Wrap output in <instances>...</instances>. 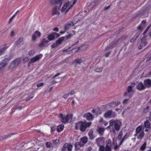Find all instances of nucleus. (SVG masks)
<instances>
[{
  "mask_svg": "<svg viewBox=\"0 0 151 151\" xmlns=\"http://www.w3.org/2000/svg\"><path fill=\"white\" fill-rule=\"evenodd\" d=\"M123 134V131L121 130L119 133L118 137L117 138L119 140H120L122 139L121 138L122 137V135Z\"/></svg>",
  "mask_w": 151,
  "mask_h": 151,
  "instance_id": "40",
  "label": "nucleus"
},
{
  "mask_svg": "<svg viewBox=\"0 0 151 151\" xmlns=\"http://www.w3.org/2000/svg\"><path fill=\"white\" fill-rule=\"evenodd\" d=\"M88 140V138L87 137L85 136L80 139V141L78 142V145L80 147H83L84 144L86 143Z\"/></svg>",
  "mask_w": 151,
  "mask_h": 151,
  "instance_id": "9",
  "label": "nucleus"
},
{
  "mask_svg": "<svg viewBox=\"0 0 151 151\" xmlns=\"http://www.w3.org/2000/svg\"><path fill=\"white\" fill-rule=\"evenodd\" d=\"M22 108V106H19L17 107L15 106V110L18 109L19 110H20Z\"/></svg>",
  "mask_w": 151,
  "mask_h": 151,
  "instance_id": "62",
  "label": "nucleus"
},
{
  "mask_svg": "<svg viewBox=\"0 0 151 151\" xmlns=\"http://www.w3.org/2000/svg\"><path fill=\"white\" fill-rule=\"evenodd\" d=\"M9 46H7L6 45L3 46V47L0 48V56L4 54V52Z\"/></svg>",
  "mask_w": 151,
  "mask_h": 151,
  "instance_id": "15",
  "label": "nucleus"
},
{
  "mask_svg": "<svg viewBox=\"0 0 151 151\" xmlns=\"http://www.w3.org/2000/svg\"><path fill=\"white\" fill-rule=\"evenodd\" d=\"M123 28L122 27V28H121L119 29L118 31L114 32V34L115 35H116L119 34L123 30Z\"/></svg>",
  "mask_w": 151,
  "mask_h": 151,
  "instance_id": "44",
  "label": "nucleus"
},
{
  "mask_svg": "<svg viewBox=\"0 0 151 151\" xmlns=\"http://www.w3.org/2000/svg\"><path fill=\"white\" fill-rule=\"evenodd\" d=\"M111 145L106 144L105 148V151H111Z\"/></svg>",
  "mask_w": 151,
  "mask_h": 151,
  "instance_id": "33",
  "label": "nucleus"
},
{
  "mask_svg": "<svg viewBox=\"0 0 151 151\" xmlns=\"http://www.w3.org/2000/svg\"><path fill=\"white\" fill-rule=\"evenodd\" d=\"M73 35H72L71 34H70L69 35H66L64 37H65V40L66 41H67L71 37H72Z\"/></svg>",
  "mask_w": 151,
  "mask_h": 151,
  "instance_id": "41",
  "label": "nucleus"
},
{
  "mask_svg": "<svg viewBox=\"0 0 151 151\" xmlns=\"http://www.w3.org/2000/svg\"><path fill=\"white\" fill-rule=\"evenodd\" d=\"M73 116V114H67L65 116H64V118L61 119L62 122L65 124L68 123L70 118L72 119Z\"/></svg>",
  "mask_w": 151,
  "mask_h": 151,
  "instance_id": "8",
  "label": "nucleus"
},
{
  "mask_svg": "<svg viewBox=\"0 0 151 151\" xmlns=\"http://www.w3.org/2000/svg\"><path fill=\"white\" fill-rule=\"evenodd\" d=\"M64 0H58L57 1L56 0V4H60V6L63 3V1Z\"/></svg>",
  "mask_w": 151,
  "mask_h": 151,
  "instance_id": "58",
  "label": "nucleus"
},
{
  "mask_svg": "<svg viewBox=\"0 0 151 151\" xmlns=\"http://www.w3.org/2000/svg\"><path fill=\"white\" fill-rule=\"evenodd\" d=\"M116 102H113L109 104V106L111 107H114L115 106Z\"/></svg>",
  "mask_w": 151,
  "mask_h": 151,
  "instance_id": "53",
  "label": "nucleus"
},
{
  "mask_svg": "<svg viewBox=\"0 0 151 151\" xmlns=\"http://www.w3.org/2000/svg\"><path fill=\"white\" fill-rule=\"evenodd\" d=\"M73 35H72L71 34H70L69 35H66L64 37H65V40L66 41H67L71 37H72Z\"/></svg>",
  "mask_w": 151,
  "mask_h": 151,
  "instance_id": "42",
  "label": "nucleus"
},
{
  "mask_svg": "<svg viewBox=\"0 0 151 151\" xmlns=\"http://www.w3.org/2000/svg\"><path fill=\"white\" fill-rule=\"evenodd\" d=\"M139 134L138 136L137 137V138L138 139H141L144 136V131H142L141 133H139Z\"/></svg>",
  "mask_w": 151,
  "mask_h": 151,
  "instance_id": "32",
  "label": "nucleus"
},
{
  "mask_svg": "<svg viewBox=\"0 0 151 151\" xmlns=\"http://www.w3.org/2000/svg\"><path fill=\"white\" fill-rule=\"evenodd\" d=\"M144 12V13H146L149 11L150 10V7H148V6H147L145 7L144 9H142Z\"/></svg>",
  "mask_w": 151,
  "mask_h": 151,
  "instance_id": "45",
  "label": "nucleus"
},
{
  "mask_svg": "<svg viewBox=\"0 0 151 151\" xmlns=\"http://www.w3.org/2000/svg\"><path fill=\"white\" fill-rule=\"evenodd\" d=\"M105 129L104 127H98V129H97V132L99 134L100 136H102L103 135V133L104 132Z\"/></svg>",
  "mask_w": 151,
  "mask_h": 151,
  "instance_id": "16",
  "label": "nucleus"
},
{
  "mask_svg": "<svg viewBox=\"0 0 151 151\" xmlns=\"http://www.w3.org/2000/svg\"><path fill=\"white\" fill-rule=\"evenodd\" d=\"M111 118H114L116 116V114L114 112H113L112 111V114H111Z\"/></svg>",
  "mask_w": 151,
  "mask_h": 151,
  "instance_id": "59",
  "label": "nucleus"
},
{
  "mask_svg": "<svg viewBox=\"0 0 151 151\" xmlns=\"http://www.w3.org/2000/svg\"><path fill=\"white\" fill-rule=\"evenodd\" d=\"M78 143L76 142L74 143V146L75 147V149L76 150H78L79 149V147H78Z\"/></svg>",
  "mask_w": 151,
  "mask_h": 151,
  "instance_id": "55",
  "label": "nucleus"
},
{
  "mask_svg": "<svg viewBox=\"0 0 151 151\" xmlns=\"http://www.w3.org/2000/svg\"><path fill=\"white\" fill-rule=\"evenodd\" d=\"M146 88H149L151 87V80L150 79H147L144 81V84Z\"/></svg>",
  "mask_w": 151,
  "mask_h": 151,
  "instance_id": "12",
  "label": "nucleus"
},
{
  "mask_svg": "<svg viewBox=\"0 0 151 151\" xmlns=\"http://www.w3.org/2000/svg\"><path fill=\"white\" fill-rule=\"evenodd\" d=\"M32 41H35V40L37 38V36L34 34L32 35Z\"/></svg>",
  "mask_w": 151,
  "mask_h": 151,
  "instance_id": "56",
  "label": "nucleus"
},
{
  "mask_svg": "<svg viewBox=\"0 0 151 151\" xmlns=\"http://www.w3.org/2000/svg\"><path fill=\"white\" fill-rule=\"evenodd\" d=\"M21 59L20 58H17L12 62L9 66V69H13L17 68L19 66L21 62Z\"/></svg>",
  "mask_w": 151,
  "mask_h": 151,
  "instance_id": "5",
  "label": "nucleus"
},
{
  "mask_svg": "<svg viewBox=\"0 0 151 151\" xmlns=\"http://www.w3.org/2000/svg\"><path fill=\"white\" fill-rule=\"evenodd\" d=\"M19 10H18L16 13L14 14V15L9 19V21L8 23L9 24L10 23H11L13 19H14V18L15 17L16 15H17V14L19 13Z\"/></svg>",
  "mask_w": 151,
  "mask_h": 151,
  "instance_id": "34",
  "label": "nucleus"
},
{
  "mask_svg": "<svg viewBox=\"0 0 151 151\" xmlns=\"http://www.w3.org/2000/svg\"><path fill=\"white\" fill-rule=\"evenodd\" d=\"M60 36V34L56 33L55 32H54L50 34L47 36V38L48 40H47L45 38H44L42 40L41 43L39 45L40 47H42L44 46L46 44L48 43L49 42V41H52L56 39Z\"/></svg>",
  "mask_w": 151,
  "mask_h": 151,
  "instance_id": "2",
  "label": "nucleus"
},
{
  "mask_svg": "<svg viewBox=\"0 0 151 151\" xmlns=\"http://www.w3.org/2000/svg\"><path fill=\"white\" fill-rule=\"evenodd\" d=\"M92 124L91 122H87L85 121H79L75 123V129L76 130L79 129L81 132H84L87 128L89 127Z\"/></svg>",
  "mask_w": 151,
  "mask_h": 151,
  "instance_id": "1",
  "label": "nucleus"
},
{
  "mask_svg": "<svg viewBox=\"0 0 151 151\" xmlns=\"http://www.w3.org/2000/svg\"><path fill=\"white\" fill-rule=\"evenodd\" d=\"M34 54V52L32 50L30 51L29 52V54L30 56H32Z\"/></svg>",
  "mask_w": 151,
  "mask_h": 151,
  "instance_id": "63",
  "label": "nucleus"
},
{
  "mask_svg": "<svg viewBox=\"0 0 151 151\" xmlns=\"http://www.w3.org/2000/svg\"><path fill=\"white\" fill-rule=\"evenodd\" d=\"M142 131H144L142 130V126H139L136 129V132H137V133L138 134H139L140 133H141Z\"/></svg>",
  "mask_w": 151,
  "mask_h": 151,
  "instance_id": "26",
  "label": "nucleus"
},
{
  "mask_svg": "<svg viewBox=\"0 0 151 151\" xmlns=\"http://www.w3.org/2000/svg\"><path fill=\"white\" fill-rule=\"evenodd\" d=\"M58 13V11H57V7H54L52 10V15H54L55 14H57ZM59 13H58V14Z\"/></svg>",
  "mask_w": 151,
  "mask_h": 151,
  "instance_id": "29",
  "label": "nucleus"
},
{
  "mask_svg": "<svg viewBox=\"0 0 151 151\" xmlns=\"http://www.w3.org/2000/svg\"><path fill=\"white\" fill-rule=\"evenodd\" d=\"M101 2V0H95L91 3L88 7V10H91L93 9H95L96 7Z\"/></svg>",
  "mask_w": 151,
  "mask_h": 151,
  "instance_id": "7",
  "label": "nucleus"
},
{
  "mask_svg": "<svg viewBox=\"0 0 151 151\" xmlns=\"http://www.w3.org/2000/svg\"><path fill=\"white\" fill-rule=\"evenodd\" d=\"M105 138L104 137H101L96 139V143L98 146L101 145L100 142L102 141L104 142V141Z\"/></svg>",
  "mask_w": 151,
  "mask_h": 151,
  "instance_id": "17",
  "label": "nucleus"
},
{
  "mask_svg": "<svg viewBox=\"0 0 151 151\" xmlns=\"http://www.w3.org/2000/svg\"><path fill=\"white\" fill-rule=\"evenodd\" d=\"M52 145L50 142H47L46 143L45 145L47 148H50L51 147V145Z\"/></svg>",
  "mask_w": 151,
  "mask_h": 151,
  "instance_id": "54",
  "label": "nucleus"
},
{
  "mask_svg": "<svg viewBox=\"0 0 151 151\" xmlns=\"http://www.w3.org/2000/svg\"><path fill=\"white\" fill-rule=\"evenodd\" d=\"M70 24H69V22H68L66 23L64 26V29L65 30H67L69 28L70 26Z\"/></svg>",
  "mask_w": 151,
  "mask_h": 151,
  "instance_id": "39",
  "label": "nucleus"
},
{
  "mask_svg": "<svg viewBox=\"0 0 151 151\" xmlns=\"http://www.w3.org/2000/svg\"><path fill=\"white\" fill-rule=\"evenodd\" d=\"M13 56V55L11 54L9 57L5 58L1 61L0 63V71L3 70L4 69V67L7 65V62L12 59Z\"/></svg>",
  "mask_w": 151,
  "mask_h": 151,
  "instance_id": "4",
  "label": "nucleus"
},
{
  "mask_svg": "<svg viewBox=\"0 0 151 151\" xmlns=\"http://www.w3.org/2000/svg\"><path fill=\"white\" fill-rule=\"evenodd\" d=\"M34 34L37 37H40L41 35V34L40 32H39L38 31H36Z\"/></svg>",
  "mask_w": 151,
  "mask_h": 151,
  "instance_id": "46",
  "label": "nucleus"
},
{
  "mask_svg": "<svg viewBox=\"0 0 151 151\" xmlns=\"http://www.w3.org/2000/svg\"><path fill=\"white\" fill-rule=\"evenodd\" d=\"M127 92L129 93L131 92H134V91L132 90V86H131L127 87Z\"/></svg>",
  "mask_w": 151,
  "mask_h": 151,
  "instance_id": "35",
  "label": "nucleus"
},
{
  "mask_svg": "<svg viewBox=\"0 0 151 151\" xmlns=\"http://www.w3.org/2000/svg\"><path fill=\"white\" fill-rule=\"evenodd\" d=\"M103 69L102 67L97 68L95 69V71L97 72H100Z\"/></svg>",
  "mask_w": 151,
  "mask_h": 151,
  "instance_id": "48",
  "label": "nucleus"
},
{
  "mask_svg": "<svg viewBox=\"0 0 151 151\" xmlns=\"http://www.w3.org/2000/svg\"><path fill=\"white\" fill-rule=\"evenodd\" d=\"M111 51H110L109 52H107L106 53H105L104 54L105 56L106 57H108L110 54H111Z\"/></svg>",
  "mask_w": 151,
  "mask_h": 151,
  "instance_id": "61",
  "label": "nucleus"
},
{
  "mask_svg": "<svg viewBox=\"0 0 151 151\" xmlns=\"http://www.w3.org/2000/svg\"><path fill=\"white\" fill-rule=\"evenodd\" d=\"M144 14V12L142 10V9L140 11L138 12L136 14V16L135 17V18L137 17L138 16Z\"/></svg>",
  "mask_w": 151,
  "mask_h": 151,
  "instance_id": "37",
  "label": "nucleus"
},
{
  "mask_svg": "<svg viewBox=\"0 0 151 151\" xmlns=\"http://www.w3.org/2000/svg\"><path fill=\"white\" fill-rule=\"evenodd\" d=\"M93 130L91 129L89 131L88 134L89 137L90 139L91 140L93 139L94 138V136L93 134Z\"/></svg>",
  "mask_w": 151,
  "mask_h": 151,
  "instance_id": "22",
  "label": "nucleus"
},
{
  "mask_svg": "<svg viewBox=\"0 0 151 151\" xmlns=\"http://www.w3.org/2000/svg\"><path fill=\"white\" fill-rule=\"evenodd\" d=\"M73 5H71V6L68 7V8H67V9H66V11H65V14H66L68 11H69V10L72 7H73Z\"/></svg>",
  "mask_w": 151,
  "mask_h": 151,
  "instance_id": "60",
  "label": "nucleus"
},
{
  "mask_svg": "<svg viewBox=\"0 0 151 151\" xmlns=\"http://www.w3.org/2000/svg\"><path fill=\"white\" fill-rule=\"evenodd\" d=\"M23 40V38H19L15 42V44L16 45L20 44Z\"/></svg>",
  "mask_w": 151,
  "mask_h": 151,
  "instance_id": "31",
  "label": "nucleus"
},
{
  "mask_svg": "<svg viewBox=\"0 0 151 151\" xmlns=\"http://www.w3.org/2000/svg\"><path fill=\"white\" fill-rule=\"evenodd\" d=\"M151 27V23L147 27L145 30L143 32V34H146L149 29Z\"/></svg>",
  "mask_w": 151,
  "mask_h": 151,
  "instance_id": "43",
  "label": "nucleus"
},
{
  "mask_svg": "<svg viewBox=\"0 0 151 151\" xmlns=\"http://www.w3.org/2000/svg\"><path fill=\"white\" fill-rule=\"evenodd\" d=\"M136 88L139 91H142L145 89L146 88L142 83L139 82L136 85Z\"/></svg>",
  "mask_w": 151,
  "mask_h": 151,
  "instance_id": "11",
  "label": "nucleus"
},
{
  "mask_svg": "<svg viewBox=\"0 0 151 151\" xmlns=\"http://www.w3.org/2000/svg\"><path fill=\"white\" fill-rule=\"evenodd\" d=\"M144 127L146 128H150V124L148 120H147L146 121L144 122Z\"/></svg>",
  "mask_w": 151,
  "mask_h": 151,
  "instance_id": "27",
  "label": "nucleus"
},
{
  "mask_svg": "<svg viewBox=\"0 0 151 151\" xmlns=\"http://www.w3.org/2000/svg\"><path fill=\"white\" fill-rule=\"evenodd\" d=\"M42 56V55L40 54L37 55L35 57L32 58L30 60V63H33L39 60Z\"/></svg>",
  "mask_w": 151,
  "mask_h": 151,
  "instance_id": "10",
  "label": "nucleus"
},
{
  "mask_svg": "<svg viewBox=\"0 0 151 151\" xmlns=\"http://www.w3.org/2000/svg\"><path fill=\"white\" fill-rule=\"evenodd\" d=\"M67 145V143H65L64 145H63V147L62 148V150L61 151H66V150L67 149V146H66Z\"/></svg>",
  "mask_w": 151,
  "mask_h": 151,
  "instance_id": "49",
  "label": "nucleus"
},
{
  "mask_svg": "<svg viewBox=\"0 0 151 151\" xmlns=\"http://www.w3.org/2000/svg\"><path fill=\"white\" fill-rule=\"evenodd\" d=\"M147 144L146 141L144 142L143 144L140 147V150L142 151H144L145 150L146 148Z\"/></svg>",
  "mask_w": 151,
  "mask_h": 151,
  "instance_id": "28",
  "label": "nucleus"
},
{
  "mask_svg": "<svg viewBox=\"0 0 151 151\" xmlns=\"http://www.w3.org/2000/svg\"><path fill=\"white\" fill-rule=\"evenodd\" d=\"M56 127L55 126H53L51 127V132H52L55 131L56 129Z\"/></svg>",
  "mask_w": 151,
  "mask_h": 151,
  "instance_id": "57",
  "label": "nucleus"
},
{
  "mask_svg": "<svg viewBox=\"0 0 151 151\" xmlns=\"http://www.w3.org/2000/svg\"><path fill=\"white\" fill-rule=\"evenodd\" d=\"M122 41L123 37H121L116 40H114L112 43L114 45V47H115L118 44H119V43L122 42Z\"/></svg>",
  "mask_w": 151,
  "mask_h": 151,
  "instance_id": "20",
  "label": "nucleus"
},
{
  "mask_svg": "<svg viewBox=\"0 0 151 151\" xmlns=\"http://www.w3.org/2000/svg\"><path fill=\"white\" fill-rule=\"evenodd\" d=\"M150 107L149 106H147L146 108H144L143 111L142 112V115H144L145 114H147L149 111V109Z\"/></svg>",
  "mask_w": 151,
  "mask_h": 151,
  "instance_id": "25",
  "label": "nucleus"
},
{
  "mask_svg": "<svg viewBox=\"0 0 151 151\" xmlns=\"http://www.w3.org/2000/svg\"><path fill=\"white\" fill-rule=\"evenodd\" d=\"M129 136V135H127V133L124 136V137L122 138V139H123L124 140L126 139H127Z\"/></svg>",
  "mask_w": 151,
  "mask_h": 151,
  "instance_id": "64",
  "label": "nucleus"
},
{
  "mask_svg": "<svg viewBox=\"0 0 151 151\" xmlns=\"http://www.w3.org/2000/svg\"><path fill=\"white\" fill-rule=\"evenodd\" d=\"M64 126L63 124H61L58 126L57 128V131L58 132H59L63 130Z\"/></svg>",
  "mask_w": 151,
  "mask_h": 151,
  "instance_id": "21",
  "label": "nucleus"
},
{
  "mask_svg": "<svg viewBox=\"0 0 151 151\" xmlns=\"http://www.w3.org/2000/svg\"><path fill=\"white\" fill-rule=\"evenodd\" d=\"M141 46L142 47H145L146 46L147 44V41H141Z\"/></svg>",
  "mask_w": 151,
  "mask_h": 151,
  "instance_id": "50",
  "label": "nucleus"
},
{
  "mask_svg": "<svg viewBox=\"0 0 151 151\" xmlns=\"http://www.w3.org/2000/svg\"><path fill=\"white\" fill-rule=\"evenodd\" d=\"M66 146H67L66 148L68 150V151H72L73 146L71 144H68L67 143V145Z\"/></svg>",
  "mask_w": 151,
  "mask_h": 151,
  "instance_id": "30",
  "label": "nucleus"
},
{
  "mask_svg": "<svg viewBox=\"0 0 151 151\" xmlns=\"http://www.w3.org/2000/svg\"><path fill=\"white\" fill-rule=\"evenodd\" d=\"M142 31V30H139L136 33L134 36L137 38L140 35Z\"/></svg>",
  "mask_w": 151,
  "mask_h": 151,
  "instance_id": "47",
  "label": "nucleus"
},
{
  "mask_svg": "<svg viewBox=\"0 0 151 151\" xmlns=\"http://www.w3.org/2000/svg\"><path fill=\"white\" fill-rule=\"evenodd\" d=\"M65 37H62L60 38H59L57 40L55 41V42L51 46V47L52 49L55 48L60 45H61L63 42L64 41Z\"/></svg>",
  "mask_w": 151,
  "mask_h": 151,
  "instance_id": "6",
  "label": "nucleus"
},
{
  "mask_svg": "<svg viewBox=\"0 0 151 151\" xmlns=\"http://www.w3.org/2000/svg\"><path fill=\"white\" fill-rule=\"evenodd\" d=\"M115 47L114 45L112 43L111 44H110L109 46H107L105 50H107L109 49H111L114 47Z\"/></svg>",
  "mask_w": 151,
  "mask_h": 151,
  "instance_id": "38",
  "label": "nucleus"
},
{
  "mask_svg": "<svg viewBox=\"0 0 151 151\" xmlns=\"http://www.w3.org/2000/svg\"><path fill=\"white\" fill-rule=\"evenodd\" d=\"M142 35H143V36L142 37L141 39V41H147V35L146 34H143V33L142 34Z\"/></svg>",
  "mask_w": 151,
  "mask_h": 151,
  "instance_id": "36",
  "label": "nucleus"
},
{
  "mask_svg": "<svg viewBox=\"0 0 151 151\" xmlns=\"http://www.w3.org/2000/svg\"><path fill=\"white\" fill-rule=\"evenodd\" d=\"M98 146L99 147V151H104V150H105V147L104 146L100 145Z\"/></svg>",
  "mask_w": 151,
  "mask_h": 151,
  "instance_id": "51",
  "label": "nucleus"
},
{
  "mask_svg": "<svg viewBox=\"0 0 151 151\" xmlns=\"http://www.w3.org/2000/svg\"><path fill=\"white\" fill-rule=\"evenodd\" d=\"M137 38L134 36L130 40V42L132 43L134 42L136 40Z\"/></svg>",
  "mask_w": 151,
  "mask_h": 151,
  "instance_id": "52",
  "label": "nucleus"
},
{
  "mask_svg": "<svg viewBox=\"0 0 151 151\" xmlns=\"http://www.w3.org/2000/svg\"><path fill=\"white\" fill-rule=\"evenodd\" d=\"M86 119L88 120H92L93 119V116L91 113H88L86 115Z\"/></svg>",
  "mask_w": 151,
  "mask_h": 151,
  "instance_id": "24",
  "label": "nucleus"
},
{
  "mask_svg": "<svg viewBox=\"0 0 151 151\" xmlns=\"http://www.w3.org/2000/svg\"><path fill=\"white\" fill-rule=\"evenodd\" d=\"M112 114V110H109L106 112L104 114V116L106 118H111V114Z\"/></svg>",
  "mask_w": 151,
  "mask_h": 151,
  "instance_id": "18",
  "label": "nucleus"
},
{
  "mask_svg": "<svg viewBox=\"0 0 151 151\" xmlns=\"http://www.w3.org/2000/svg\"><path fill=\"white\" fill-rule=\"evenodd\" d=\"M109 124L112 126V128L115 129V130L118 131L119 130L122 123L121 121L117 119H111L109 121Z\"/></svg>",
  "mask_w": 151,
  "mask_h": 151,
  "instance_id": "3",
  "label": "nucleus"
},
{
  "mask_svg": "<svg viewBox=\"0 0 151 151\" xmlns=\"http://www.w3.org/2000/svg\"><path fill=\"white\" fill-rule=\"evenodd\" d=\"M15 134V133H10L5 135L1 136L0 137V141H3L4 139L9 138L12 135Z\"/></svg>",
  "mask_w": 151,
  "mask_h": 151,
  "instance_id": "14",
  "label": "nucleus"
},
{
  "mask_svg": "<svg viewBox=\"0 0 151 151\" xmlns=\"http://www.w3.org/2000/svg\"><path fill=\"white\" fill-rule=\"evenodd\" d=\"M69 1H68V2H65L64 4V5L61 9V11L62 12H64L65 10L67 8V7L69 6Z\"/></svg>",
  "mask_w": 151,
  "mask_h": 151,
  "instance_id": "23",
  "label": "nucleus"
},
{
  "mask_svg": "<svg viewBox=\"0 0 151 151\" xmlns=\"http://www.w3.org/2000/svg\"><path fill=\"white\" fill-rule=\"evenodd\" d=\"M83 62L82 60L81 59L77 58L74 60L73 62L72 63V64H80L81 63H82Z\"/></svg>",
  "mask_w": 151,
  "mask_h": 151,
  "instance_id": "19",
  "label": "nucleus"
},
{
  "mask_svg": "<svg viewBox=\"0 0 151 151\" xmlns=\"http://www.w3.org/2000/svg\"><path fill=\"white\" fill-rule=\"evenodd\" d=\"M146 21L143 20L142 21L141 24L139 25L137 27V29L138 30H142L146 26Z\"/></svg>",
  "mask_w": 151,
  "mask_h": 151,
  "instance_id": "13",
  "label": "nucleus"
}]
</instances>
